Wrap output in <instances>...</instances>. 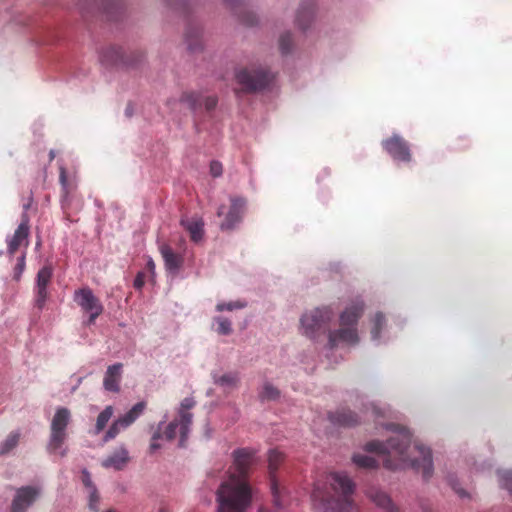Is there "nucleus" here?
<instances>
[{
	"mask_svg": "<svg viewBox=\"0 0 512 512\" xmlns=\"http://www.w3.org/2000/svg\"><path fill=\"white\" fill-rule=\"evenodd\" d=\"M385 429L394 433L386 442L370 441L365 450L383 461L385 468L400 470L412 468L422 473L424 480L433 474L432 453L429 448L412 441V435L405 427L387 424Z\"/></svg>",
	"mask_w": 512,
	"mask_h": 512,
	"instance_id": "nucleus-1",
	"label": "nucleus"
},
{
	"mask_svg": "<svg viewBox=\"0 0 512 512\" xmlns=\"http://www.w3.org/2000/svg\"><path fill=\"white\" fill-rule=\"evenodd\" d=\"M256 463V451L239 448L233 452V466L229 478L216 494L217 512H246L252 501V489L246 476Z\"/></svg>",
	"mask_w": 512,
	"mask_h": 512,
	"instance_id": "nucleus-2",
	"label": "nucleus"
},
{
	"mask_svg": "<svg viewBox=\"0 0 512 512\" xmlns=\"http://www.w3.org/2000/svg\"><path fill=\"white\" fill-rule=\"evenodd\" d=\"M326 483L330 485L329 491L317 483L311 495L313 505L319 512H358L350 499L355 484L346 473H330Z\"/></svg>",
	"mask_w": 512,
	"mask_h": 512,
	"instance_id": "nucleus-3",
	"label": "nucleus"
},
{
	"mask_svg": "<svg viewBox=\"0 0 512 512\" xmlns=\"http://www.w3.org/2000/svg\"><path fill=\"white\" fill-rule=\"evenodd\" d=\"M364 309L362 300H356L352 305L340 314V327L330 330L328 342L325 346V353L328 359H332L336 353L342 358L343 354L359 342L357 322Z\"/></svg>",
	"mask_w": 512,
	"mask_h": 512,
	"instance_id": "nucleus-4",
	"label": "nucleus"
},
{
	"mask_svg": "<svg viewBox=\"0 0 512 512\" xmlns=\"http://www.w3.org/2000/svg\"><path fill=\"white\" fill-rule=\"evenodd\" d=\"M333 317L334 311L328 306L305 312L300 319L301 333L312 340H316Z\"/></svg>",
	"mask_w": 512,
	"mask_h": 512,
	"instance_id": "nucleus-5",
	"label": "nucleus"
},
{
	"mask_svg": "<svg viewBox=\"0 0 512 512\" xmlns=\"http://www.w3.org/2000/svg\"><path fill=\"white\" fill-rule=\"evenodd\" d=\"M71 421V413L66 407H58L51 420V434L48 443V449L51 453L64 456L66 449L64 442L67 437L66 428Z\"/></svg>",
	"mask_w": 512,
	"mask_h": 512,
	"instance_id": "nucleus-6",
	"label": "nucleus"
},
{
	"mask_svg": "<svg viewBox=\"0 0 512 512\" xmlns=\"http://www.w3.org/2000/svg\"><path fill=\"white\" fill-rule=\"evenodd\" d=\"M73 300L85 314H88L89 317L86 322L88 325L94 324L96 319L103 312L102 303L89 287H83L75 290Z\"/></svg>",
	"mask_w": 512,
	"mask_h": 512,
	"instance_id": "nucleus-7",
	"label": "nucleus"
},
{
	"mask_svg": "<svg viewBox=\"0 0 512 512\" xmlns=\"http://www.w3.org/2000/svg\"><path fill=\"white\" fill-rule=\"evenodd\" d=\"M236 79L244 90L254 92L266 88L272 81L273 76L262 69H242L236 73Z\"/></svg>",
	"mask_w": 512,
	"mask_h": 512,
	"instance_id": "nucleus-8",
	"label": "nucleus"
},
{
	"mask_svg": "<svg viewBox=\"0 0 512 512\" xmlns=\"http://www.w3.org/2000/svg\"><path fill=\"white\" fill-rule=\"evenodd\" d=\"M41 492L40 485H28L17 489L11 506L12 512H26L39 498Z\"/></svg>",
	"mask_w": 512,
	"mask_h": 512,
	"instance_id": "nucleus-9",
	"label": "nucleus"
},
{
	"mask_svg": "<svg viewBox=\"0 0 512 512\" xmlns=\"http://www.w3.org/2000/svg\"><path fill=\"white\" fill-rule=\"evenodd\" d=\"M195 405V401L191 397L183 399L180 403L178 416L180 418V442L179 447H184L190 433L193 414L190 412Z\"/></svg>",
	"mask_w": 512,
	"mask_h": 512,
	"instance_id": "nucleus-10",
	"label": "nucleus"
},
{
	"mask_svg": "<svg viewBox=\"0 0 512 512\" xmlns=\"http://www.w3.org/2000/svg\"><path fill=\"white\" fill-rule=\"evenodd\" d=\"M384 149L395 160L408 162L411 159L409 145L399 135H393L390 139L383 141Z\"/></svg>",
	"mask_w": 512,
	"mask_h": 512,
	"instance_id": "nucleus-11",
	"label": "nucleus"
},
{
	"mask_svg": "<svg viewBox=\"0 0 512 512\" xmlns=\"http://www.w3.org/2000/svg\"><path fill=\"white\" fill-rule=\"evenodd\" d=\"M52 275L53 271L50 266L42 267L37 273L35 285V304L39 309L43 308L48 298L47 287L51 281Z\"/></svg>",
	"mask_w": 512,
	"mask_h": 512,
	"instance_id": "nucleus-12",
	"label": "nucleus"
},
{
	"mask_svg": "<svg viewBox=\"0 0 512 512\" xmlns=\"http://www.w3.org/2000/svg\"><path fill=\"white\" fill-rule=\"evenodd\" d=\"M246 201L241 197L231 198V206L225 220L221 223L222 230H231L240 223L244 214Z\"/></svg>",
	"mask_w": 512,
	"mask_h": 512,
	"instance_id": "nucleus-13",
	"label": "nucleus"
},
{
	"mask_svg": "<svg viewBox=\"0 0 512 512\" xmlns=\"http://www.w3.org/2000/svg\"><path fill=\"white\" fill-rule=\"evenodd\" d=\"M283 460V454L277 449H271L268 454V462H269V471H270V487L273 495L274 504L277 507H280V492L278 488V483L275 477V471L278 468L279 464Z\"/></svg>",
	"mask_w": 512,
	"mask_h": 512,
	"instance_id": "nucleus-14",
	"label": "nucleus"
},
{
	"mask_svg": "<svg viewBox=\"0 0 512 512\" xmlns=\"http://www.w3.org/2000/svg\"><path fill=\"white\" fill-rule=\"evenodd\" d=\"M29 235V219L26 214L23 215L21 223L18 225L14 234L11 237H7V251L10 255H13L18 247L25 242L28 245Z\"/></svg>",
	"mask_w": 512,
	"mask_h": 512,
	"instance_id": "nucleus-15",
	"label": "nucleus"
},
{
	"mask_svg": "<svg viewBox=\"0 0 512 512\" xmlns=\"http://www.w3.org/2000/svg\"><path fill=\"white\" fill-rule=\"evenodd\" d=\"M122 367L121 363H115L108 366L103 380V387L109 392L117 393L120 390V381L122 378Z\"/></svg>",
	"mask_w": 512,
	"mask_h": 512,
	"instance_id": "nucleus-16",
	"label": "nucleus"
},
{
	"mask_svg": "<svg viewBox=\"0 0 512 512\" xmlns=\"http://www.w3.org/2000/svg\"><path fill=\"white\" fill-rule=\"evenodd\" d=\"M159 250L163 257L166 270L171 274H177L182 266L183 256L174 253L172 248L167 244L160 245Z\"/></svg>",
	"mask_w": 512,
	"mask_h": 512,
	"instance_id": "nucleus-17",
	"label": "nucleus"
},
{
	"mask_svg": "<svg viewBox=\"0 0 512 512\" xmlns=\"http://www.w3.org/2000/svg\"><path fill=\"white\" fill-rule=\"evenodd\" d=\"M314 1L306 0L301 3L296 14V25L301 30H306L314 18Z\"/></svg>",
	"mask_w": 512,
	"mask_h": 512,
	"instance_id": "nucleus-18",
	"label": "nucleus"
},
{
	"mask_svg": "<svg viewBox=\"0 0 512 512\" xmlns=\"http://www.w3.org/2000/svg\"><path fill=\"white\" fill-rule=\"evenodd\" d=\"M128 451L124 446L118 447L111 455L102 461V466L108 469L121 470L128 462Z\"/></svg>",
	"mask_w": 512,
	"mask_h": 512,
	"instance_id": "nucleus-19",
	"label": "nucleus"
},
{
	"mask_svg": "<svg viewBox=\"0 0 512 512\" xmlns=\"http://www.w3.org/2000/svg\"><path fill=\"white\" fill-rule=\"evenodd\" d=\"M329 419L333 425L341 427H353L359 422L358 416L346 409L330 413Z\"/></svg>",
	"mask_w": 512,
	"mask_h": 512,
	"instance_id": "nucleus-20",
	"label": "nucleus"
},
{
	"mask_svg": "<svg viewBox=\"0 0 512 512\" xmlns=\"http://www.w3.org/2000/svg\"><path fill=\"white\" fill-rule=\"evenodd\" d=\"M181 224L189 232L191 240L199 242L204 235V222L201 218L182 219Z\"/></svg>",
	"mask_w": 512,
	"mask_h": 512,
	"instance_id": "nucleus-21",
	"label": "nucleus"
},
{
	"mask_svg": "<svg viewBox=\"0 0 512 512\" xmlns=\"http://www.w3.org/2000/svg\"><path fill=\"white\" fill-rule=\"evenodd\" d=\"M368 496L378 506L386 510V512H399V510L393 505L391 499L387 494L382 491L372 490Z\"/></svg>",
	"mask_w": 512,
	"mask_h": 512,
	"instance_id": "nucleus-22",
	"label": "nucleus"
},
{
	"mask_svg": "<svg viewBox=\"0 0 512 512\" xmlns=\"http://www.w3.org/2000/svg\"><path fill=\"white\" fill-rule=\"evenodd\" d=\"M83 483L88 489L89 493V508L92 512H98V501L99 497L97 494V489L93 485L90 473L84 469L83 472Z\"/></svg>",
	"mask_w": 512,
	"mask_h": 512,
	"instance_id": "nucleus-23",
	"label": "nucleus"
},
{
	"mask_svg": "<svg viewBox=\"0 0 512 512\" xmlns=\"http://www.w3.org/2000/svg\"><path fill=\"white\" fill-rule=\"evenodd\" d=\"M20 437V430L10 432L7 437L0 443V456H5L11 453L18 446Z\"/></svg>",
	"mask_w": 512,
	"mask_h": 512,
	"instance_id": "nucleus-24",
	"label": "nucleus"
},
{
	"mask_svg": "<svg viewBox=\"0 0 512 512\" xmlns=\"http://www.w3.org/2000/svg\"><path fill=\"white\" fill-rule=\"evenodd\" d=\"M144 409L145 404L143 402H139L117 420L121 422L122 427L127 428L143 413Z\"/></svg>",
	"mask_w": 512,
	"mask_h": 512,
	"instance_id": "nucleus-25",
	"label": "nucleus"
},
{
	"mask_svg": "<svg viewBox=\"0 0 512 512\" xmlns=\"http://www.w3.org/2000/svg\"><path fill=\"white\" fill-rule=\"evenodd\" d=\"M113 415V407L107 406L97 417L95 428L93 429L92 433L94 435L100 434L104 428L106 427L107 423L111 419Z\"/></svg>",
	"mask_w": 512,
	"mask_h": 512,
	"instance_id": "nucleus-26",
	"label": "nucleus"
},
{
	"mask_svg": "<svg viewBox=\"0 0 512 512\" xmlns=\"http://www.w3.org/2000/svg\"><path fill=\"white\" fill-rule=\"evenodd\" d=\"M352 461L357 467L364 469H373L378 465L374 457L365 454H354Z\"/></svg>",
	"mask_w": 512,
	"mask_h": 512,
	"instance_id": "nucleus-27",
	"label": "nucleus"
},
{
	"mask_svg": "<svg viewBox=\"0 0 512 512\" xmlns=\"http://www.w3.org/2000/svg\"><path fill=\"white\" fill-rule=\"evenodd\" d=\"M280 395L279 390L269 382H265L259 391L261 400H276Z\"/></svg>",
	"mask_w": 512,
	"mask_h": 512,
	"instance_id": "nucleus-28",
	"label": "nucleus"
},
{
	"mask_svg": "<svg viewBox=\"0 0 512 512\" xmlns=\"http://www.w3.org/2000/svg\"><path fill=\"white\" fill-rule=\"evenodd\" d=\"M202 100V96L195 92L185 93L181 97V102L187 104L191 110H196L201 105Z\"/></svg>",
	"mask_w": 512,
	"mask_h": 512,
	"instance_id": "nucleus-29",
	"label": "nucleus"
},
{
	"mask_svg": "<svg viewBox=\"0 0 512 512\" xmlns=\"http://www.w3.org/2000/svg\"><path fill=\"white\" fill-rule=\"evenodd\" d=\"M177 434L180 435V418L170 422L164 430L162 437H164L167 441L173 440Z\"/></svg>",
	"mask_w": 512,
	"mask_h": 512,
	"instance_id": "nucleus-30",
	"label": "nucleus"
},
{
	"mask_svg": "<svg viewBox=\"0 0 512 512\" xmlns=\"http://www.w3.org/2000/svg\"><path fill=\"white\" fill-rule=\"evenodd\" d=\"M385 323L384 316L381 313H377L373 320V327L371 330V338L374 342H379L380 340V330L382 329Z\"/></svg>",
	"mask_w": 512,
	"mask_h": 512,
	"instance_id": "nucleus-31",
	"label": "nucleus"
},
{
	"mask_svg": "<svg viewBox=\"0 0 512 512\" xmlns=\"http://www.w3.org/2000/svg\"><path fill=\"white\" fill-rule=\"evenodd\" d=\"M214 382L222 387H232L238 382V376L235 373H225L214 378Z\"/></svg>",
	"mask_w": 512,
	"mask_h": 512,
	"instance_id": "nucleus-32",
	"label": "nucleus"
},
{
	"mask_svg": "<svg viewBox=\"0 0 512 512\" xmlns=\"http://www.w3.org/2000/svg\"><path fill=\"white\" fill-rule=\"evenodd\" d=\"M499 484L512 495V471H498Z\"/></svg>",
	"mask_w": 512,
	"mask_h": 512,
	"instance_id": "nucleus-33",
	"label": "nucleus"
},
{
	"mask_svg": "<svg viewBox=\"0 0 512 512\" xmlns=\"http://www.w3.org/2000/svg\"><path fill=\"white\" fill-rule=\"evenodd\" d=\"M214 321L217 323L216 331L221 335H229L232 332L231 322L224 317H216Z\"/></svg>",
	"mask_w": 512,
	"mask_h": 512,
	"instance_id": "nucleus-34",
	"label": "nucleus"
},
{
	"mask_svg": "<svg viewBox=\"0 0 512 512\" xmlns=\"http://www.w3.org/2000/svg\"><path fill=\"white\" fill-rule=\"evenodd\" d=\"M122 429H125V427H122L121 422L116 419L105 433L103 442L106 443L114 439Z\"/></svg>",
	"mask_w": 512,
	"mask_h": 512,
	"instance_id": "nucleus-35",
	"label": "nucleus"
},
{
	"mask_svg": "<svg viewBox=\"0 0 512 512\" xmlns=\"http://www.w3.org/2000/svg\"><path fill=\"white\" fill-rule=\"evenodd\" d=\"M245 306H246V303L242 302V301H230L227 303L221 302L216 305V310L218 312H222L225 310L232 311V310L244 308Z\"/></svg>",
	"mask_w": 512,
	"mask_h": 512,
	"instance_id": "nucleus-36",
	"label": "nucleus"
},
{
	"mask_svg": "<svg viewBox=\"0 0 512 512\" xmlns=\"http://www.w3.org/2000/svg\"><path fill=\"white\" fill-rule=\"evenodd\" d=\"M165 423V420L164 421H161L158 425V430L153 434L152 436V439H151V444H150V451L151 452H155L156 450L160 449L161 447V444L159 443V440L162 437V434H161V429H162V426L164 425Z\"/></svg>",
	"mask_w": 512,
	"mask_h": 512,
	"instance_id": "nucleus-37",
	"label": "nucleus"
},
{
	"mask_svg": "<svg viewBox=\"0 0 512 512\" xmlns=\"http://www.w3.org/2000/svg\"><path fill=\"white\" fill-rule=\"evenodd\" d=\"M447 481L449 485L452 487V489L459 495V497L465 498L469 496L464 489L459 487V483L454 476H448Z\"/></svg>",
	"mask_w": 512,
	"mask_h": 512,
	"instance_id": "nucleus-38",
	"label": "nucleus"
},
{
	"mask_svg": "<svg viewBox=\"0 0 512 512\" xmlns=\"http://www.w3.org/2000/svg\"><path fill=\"white\" fill-rule=\"evenodd\" d=\"M291 44L292 41L290 33H286L280 37L279 45L283 54H287L290 51Z\"/></svg>",
	"mask_w": 512,
	"mask_h": 512,
	"instance_id": "nucleus-39",
	"label": "nucleus"
},
{
	"mask_svg": "<svg viewBox=\"0 0 512 512\" xmlns=\"http://www.w3.org/2000/svg\"><path fill=\"white\" fill-rule=\"evenodd\" d=\"M25 269V255L23 254L18 258L17 264L14 268V279L19 281Z\"/></svg>",
	"mask_w": 512,
	"mask_h": 512,
	"instance_id": "nucleus-40",
	"label": "nucleus"
},
{
	"mask_svg": "<svg viewBox=\"0 0 512 512\" xmlns=\"http://www.w3.org/2000/svg\"><path fill=\"white\" fill-rule=\"evenodd\" d=\"M369 411H371V414L376 417L386 415L385 411L378 408L374 403H370L368 406H365V413H368Z\"/></svg>",
	"mask_w": 512,
	"mask_h": 512,
	"instance_id": "nucleus-41",
	"label": "nucleus"
},
{
	"mask_svg": "<svg viewBox=\"0 0 512 512\" xmlns=\"http://www.w3.org/2000/svg\"><path fill=\"white\" fill-rule=\"evenodd\" d=\"M210 173L214 177H218L222 174V164L218 161H212L210 163Z\"/></svg>",
	"mask_w": 512,
	"mask_h": 512,
	"instance_id": "nucleus-42",
	"label": "nucleus"
},
{
	"mask_svg": "<svg viewBox=\"0 0 512 512\" xmlns=\"http://www.w3.org/2000/svg\"><path fill=\"white\" fill-rule=\"evenodd\" d=\"M144 278H145V274L143 272H139L135 279H134V287L138 290L142 289V287L144 286Z\"/></svg>",
	"mask_w": 512,
	"mask_h": 512,
	"instance_id": "nucleus-43",
	"label": "nucleus"
},
{
	"mask_svg": "<svg viewBox=\"0 0 512 512\" xmlns=\"http://www.w3.org/2000/svg\"><path fill=\"white\" fill-rule=\"evenodd\" d=\"M204 105H205L207 110H212L217 105V99L215 97H213V96L206 97L204 99Z\"/></svg>",
	"mask_w": 512,
	"mask_h": 512,
	"instance_id": "nucleus-44",
	"label": "nucleus"
},
{
	"mask_svg": "<svg viewBox=\"0 0 512 512\" xmlns=\"http://www.w3.org/2000/svg\"><path fill=\"white\" fill-rule=\"evenodd\" d=\"M60 183L64 189V191L67 190V178H66V170L64 167L60 168Z\"/></svg>",
	"mask_w": 512,
	"mask_h": 512,
	"instance_id": "nucleus-45",
	"label": "nucleus"
},
{
	"mask_svg": "<svg viewBox=\"0 0 512 512\" xmlns=\"http://www.w3.org/2000/svg\"><path fill=\"white\" fill-rule=\"evenodd\" d=\"M147 267H148L149 271L152 274H154V272H155V263H154V261L151 258H149V260L147 262Z\"/></svg>",
	"mask_w": 512,
	"mask_h": 512,
	"instance_id": "nucleus-46",
	"label": "nucleus"
},
{
	"mask_svg": "<svg viewBox=\"0 0 512 512\" xmlns=\"http://www.w3.org/2000/svg\"><path fill=\"white\" fill-rule=\"evenodd\" d=\"M125 115L127 117H131L133 115V107L131 104H129L125 109Z\"/></svg>",
	"mask_w": 512,
	"mask_h": 512,
	"instance_id": "nucleus-47",
	"label": "nucleus"
},
{
	"mask_svg": "<svg viewBox=\"0 0 512 512\" xmlns=\"http://www.w3.org/2000/svg\"><path fill=\"white\" fill-rule=\"evenodd\" d=\"M187 43H188V48H189V50L194 51V50H195V47H193V45L189 42V40H188V39H187Z\"/></svg>",
	"mask_w": 512,
	"mask_h": 512,
	"instance_id": "nucleus-48",
	"label": "nucleus"
},
{
	"mask_svg": "<svg viewBox=\"0 0 512 512\" xmlns=\"http://www.w3.org/2000/svg\"><path fill=\"white\" fill-rule=\"evenodd\" d=\"M54 157H55V151L51 150L50 151V160H52Z\"/></svg>",
	"mask_w": 512,
	"mask_h": 512,
	"instance_id": "nucleus-49",
	"label": "nucleus"
},
{
	"mask_svg": "<svg viewBox=\"0 0 512 512\" xmlns=\"http://www.w3.org/2000/svg\"><path fill=\"white\" fill-rule=\"evenodd\" d=\"M223 214V207H220L218 210V215L221 216Z\"/></svg>",
	"mask_w": 512,
	"mask_h": 512,
	"instance_id": "nucleus-50",
	"label": "nucleus"
},
{
	"mask_svg": "<svg viewBox=\"0 0 512 512\" xmlns=\"http://www.w3.org/2000/svg\"><path fill=\"white\" fill-rule=\"evenodd\" d=\"M160 512H168L166 509L162 508L160 509Z\"/></svg>",
	"mask_w": 512,
	"mask_h": 512,
	"instance_id": "nucleus-51",
	"label": "nucleus"
},
{
	"mask_svg": "<svg viewBox=\"0 0 512 512\" xmlns=\"http://www.w3.org/2000/svg\"><path fill=\"white\" fill-rule=\"evenodd\" d=\"M106 512H115L114 510H107Z\"/></svg>",
	"mask_w": 512,
	"mask_h": 512,
	"instance_id": "nucleus-52",
	"label": "nucleus"
},
{
	"mask_svg": "<svg viewBox=\"0 0 512 512\" xmlns=\"http://www.w3.org/2000/svg\"><path fill=\"white\" fill-rule=\"evenodd\" d=\"M258 512H266L265 510L260 509Z\"/></svg>",
	"mask_w": 512,
	"mask_h": 512,
	"instance_id": "nucleus-53",
	"label": "nucleus"
},
{
	"mask_svg": "<svg viewBox=\"0 0 512 512\" xmlns=\"http://www.w3.org/2000/svg\"><path fill=\"white\" fill-rule=\"evenodd\" d=\"M425 512H431V511L427 510V511H425Z\"/></svg>",
	"mask_w": 512,
	"mask_h": 512,
	"instance_id": "nucleus-54",
	"label": "nucleus"
}]
</instances>
